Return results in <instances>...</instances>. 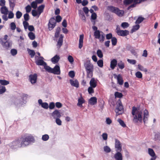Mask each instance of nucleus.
I'll list each match as a JSON object with an SVG mask.
<instances>
[{
	"label": "nucleus",
	"mask_w": 160,
	"mask_h": 160,
	"mask_svg": "<svg viewBox=\"0 0 160 160\" xmlns=\"http://www.w3.org/2000/svg\"><path fill=\"white\" fill-rule=\"evenodd\" d=\"M133 115V121L135 122H138V121L142 122V112L139 108L133 107L132 112Z\"/></svg>",
	"instance_id": "f257e3e1"
},
{
	"label": "nucleus",
	"mask_w": 160,
	"mask_h": 160,
	"mask_svg": "<svg viewBox=\"0 0 160 160\" xmlns=\"http://www.w3.org/2000/svg\"><path fill=\"white\" fill-rule=\"evenodd\" d=\"M34 141V138L33 137L28 136L24 138L21 139V141L18 140L14 142L13 144L14 145L18 147H24L26 145H28L29 143Z\"/></svg>",
	"instance_id": "f03ea898"
},
{
	"label": "nucleus",
	"mask_w": 160,
	"mask_h": 160,
	"mask_svg": "<svg viewBox=\"0 0 160 160\" xmlns=\"http://www.w3.org/2000/svg\"><path fill=\"white\" fill-rule=\"evenodd\" d=\"M92 29L94 31H95L94 32V36L95 38L99 39L100 42H103L105 38L103 33L97 30L98 28L96 26H94L92 27Z\"/></svg>",
	"instance_id": "7ed1b4c3"
},
{
	"label": "nucleus",
	"mask_w": 160,
	"mask_h": 160,
	"mask_svg": "<svg viewBox=\"0 0 160 160\" xmlns=\"http://www.w3.org/2000/svg\"><path fill=\"white\" fill-rule=\"evenodd\" d=\"M84 65L87 73V77L91 78L92 76V72L93 69V65L90 62H87Z\"/></svg>",
	"instance_id": "20e7f679"
},
{
	"label": "nucleus",
	"mask_w": 160,
	"mask_h": 160,
	"mask_svg": "<svg viewBox=\"0 0 160 160\" xmlns=\"http://www.w3.org/2000/svg\"><path fill=\"white\" fill-rule=\"evenodd\" d=\"M115 111L117 115L121 114L123 112V106L120 100L118 101L117 102Z\"/></svg>",
	"instance_id": "39448f33"
},
{
	"label": "nucleus",
	"mask_w": 160,
	"mask_h": 160,
	"mask_svg": "<svg viewBox=\"0 0 160 160\" xmlns=\"http://www.w3.org/2000/svg\"><path fill=\"white\" fill-rule=\"evenodd\" d=\"M108 8L109 10L115 13L119 16H122L124 14V12L123 11L120 10L117 8L112 6L108 7Z\"/></svg>",
	"instance_id": "423d86ee"
},
{
	"label": "nucleus",
	"mask_w": 160,
	"mask_h": 160,
	"mask_svg": "<svg viewBox=\"0 0 160 160\" xmlns=\"http://www.w3.org/2000/svg\"><path fill=\"white\" fill-rule=\"evenodd\" d=\"M56 24V20L53 18H52L49 20L48 24V28L49 30H52L55 26Z\"/></svg>",
	"instance_id": "0eeeda50"
},
{
	"label": "nucleus",
	"mask_w": 160,
	"mask_h": 160,
	"mask_svg": "<svg viewBox=\"0 0 160 160\" xmlns=\"http://www.w3.org/2000/svg\"><path fill=\"white\" fill-rule=\"evenodd\" d=\"M1 43L4 48L8 49L11 47L12 42L11 41L9 40H8L6 41H2Z\"/></svg>",
	"instance_id": "6e6552de"
},
{
	"label": "nucleus",
	"mask_w": 160,
	"mask_h": 160,
	"mask_svg": "<svg viewBox=\"0 0 160 160\" xmlns=\"http://www.w3.org/2000/svg\"><path fill=\"white\" fill-rule=\"evenodd\" d=\"M115 148L116 151H122V145L120 142L117 139H115Z\"/></svg>",
	"instance_id": "1a4fd4ad"
},
{
	"label": "nucleus",
	"mask_w": 160,
	"mask_h": 160,
	"mask_svg": "<svg viewBox=\"0 0 160 160\" xmlns=\"http://www.w3.org/2000/svg\"><path fill=\"white\" fill-rule=\"evenodd\" d=\"M37 74H35L33 75H31L29 76V79L32 84H34L37 82Z\"/></svg>",
	"instance_id": "9d476101"
},
{
	"label": "nucleus",
	"mask_w": 160,
	"mask_h": 160,
	"mask_svg": "<svg viewBox=\"0 0 160 160\" xmlns=\"http://www.w3.org/2000/svg\"><path fill=\"white\" fill-rule=\"evenodd\" d=\"M51 73L55 74H60V71L59 66L58 65H56L55 66L54 68H52Z\"/></svg>",
	"instance_id": "9b49d317"
},
{
	"label": "nucleus",
	"mask_w": 160,
	"mask_h": 160,
	"mask_svg": "<svg viewBox=\"0 0 160 160\" xmlns=\"http://www.w3.org/2000/svg\"><path fill=\"white\" fill-rule=\"evenodd\" d=\"M117 32L118 35L122 36H124L128 34L129 32L127 30H117Z\"/></svg>",
	"instance_id": "f8f14e48"
},
{
	"label": "nucleus",
	"mask_w": 160,
	"mask_h": 160,
	"mask_svg": "<svg viewBox=\"0 0 160 160\" xmlns=\"http://www.w3.org/2000/svg\"><path fill=\"white\" fill-rule=\"evenodd\" d=\"M44 58L42 57H40L36 61V64L38 65L44 66L46 62L43 61Z\"/></svg>",
	"instance_id": "ddd939ff"
},
{
	"label": "nucleus",
	"mask_w": 160,
	"mask_h": 160,
	"mask_svg": "<svg viewBox=\"0 0 160 160\" xmlns=\"http://www.w3.org/2000/svg\"><path fill=\"white\" fill-rule=\"evenodd\" d=\"M52 116L54 119L59 118L61 116L60 112L59 111L57 110H56L54 111L52 113Z\"/></svg>",
	"instance_id": "4468645a"
},
{
	"label": "nucleus",
	"mask_w": 160,
	"mask_h": 160,
	"mask_svg": "<svg viewBox=\"0 0 160 160\" xmlns=\"http://www.w3.org/2000/svg\"><path fill=\"white\" fill-rule=\"evenodd\" d=\"M114 76L115 78H117L118 84L120 85H122L123 83V81L121 75L120 74L115 75Z\"/></svg>",
	"instance_id": "2eb2a0df"
},
{
	"label": "nucleus",
	"mask_w": 160,
	"mask_h": 160,
	"mask_svg": "<svg viewBox=\"0 0 160 160\" xmlns=\"http://www.w3.org/2000/svg\"><path fill=\"white\" fill-rule=\"evenodd\" d=\"M117 152L114 155V158L116 160H122V156L121 151H116Z\"/></svg>",
	"instance_id": "dca6fc26"
},
{
	"label": "nucleus",
	"mask_w": 160,
	"mask_h": 160,
	"mask_svg": "<svg viewBox=\"0 0 160 160\" xmlns=\"http://www.w3.org/2000/svg\"><path fill=\"white\" fill-rule=\"evenodd\" d=\"M89 84L90 86L95 88L97 85V81L94 78H92L90 81Z\"/></svg>",
	"instance_id": "f3484780"
},
{
	"label": "nucleus",
	"mask_w": 160,
	"mask_h": 160,
	"mask_svg": "<svg viewBox=\"0 0 160 160\" xmlns=\"http://www.w3.org/2000/svg\"><path fill=\"white\" fill-rule=\"evenodd\" d=\"M70 82L72 86L75 87L77 88L79 87V82L76 79L74 81L72 79H70Z\"/></svg>",
	"instance_id": "a211bd4d"
},
{
	"label": "nucleus",
	"mask_w": 160,
	"mask_h": 160,
	"mask_svg": "<svg viewBox=\"0 0 160 160\" xmlns=\"http://www.w3.org/2000/svg\"><path fill=\"white\" fill-rule=\"evenodd\" d=\"M89 103L92 105L96 104L97 102V98L96 97L91 98L88 101Z\"/></svg>",
	"instance_id": "6ab92c4d"
},
{
	"label": "nucleus",
	"mask_w": 160,
	"mask_h": 160,
	"mask_svg": "<svg viewBox=\"0 0 160 160\" xmlns=\"http://www.w3.org/2000/svg\"><path fill=\"white\" fill-rule=\"evenodd\" d=\"M0 11L1 13L4 14H8L9 12L8 8L5 6L1 8Z\"/></svg>",
	"instance_id": "aec40b11"
},
{
	"label": "nucleus",
	"mask_w": 160,
	"mask_h": 160,
	"mask_svg": "<svg viewBox=\"0 0 160 160\" xmlns=\"http://www.w3.org/2000/svg\"><path fill=\"white\" fill-rule=\"evenodd\" d=\"M84 35L82 34L80 35L79 42V48L81 49L83 46Z\"/></svg>",
	"instance_id": "412c9836"
},
{
	"label": "nucleus",
	"mask_w": 160,
	"mask_h": 160,
	"mask_svg": "<svg viewBox=\"0 0 160 160\" xmlns=\"http://www.w3.org/2000/svg\"><path fill=\"white\" fill-rule=\"evenodd\" d=\"M117 64V62L116 59H113L110 62V68L112 69H114Z\"/></svg>",
	"instance_id": "4be33fe9"
},
{
	"label": "nucleus",
	"mask_w": 160,
	"mask_h": 160,
	"mask_svg": "<svg viewBox=\"0 0 160 160\" xmlns=\"http://www.w3.org/2000/svg\"><path fill=\"white\" fill-rule=\"evenodd\" d=\"M60 59L59 56L56 55L51 59V61L53 63H56L58 62Z\"/></svg>",
	"instance_id": "5701e85b"
},
{
	"label": "nucleus",
	"mask_w": 160,
	"mask_h": 160,
	"mask_svg": "<svg viewBox=\"0 0 160 160\" xmlns=\"http://www.w3.org/2000/svg\"><path fill=\"white\" fill-rule=\"evenodd\" d=\"M84 100L82 97H81L80 98L78 99L77 106L81 107H82V104L84 103Z\"/></svg>",
	"instance_id": "b1692460"
},
{
	"label": "nucleus",
	"mask_w": 160,
	"mask_h": 160,
	"mask_svg": "<svg viewBox=\"0 0 160 160\" xmlns=\"http://www.w3.org/2000/svg\"><path fill=\"white\" fill-rule=\"evenodd\" d=\"M149 116L148 111L145 109L144 111V117L143 118V122L145 123V121H147L148 119V117Z\"/></svg>",
	"instance_id": "393cba45"
},
{
	"label": "nucleus",
	"mask_w": 160,
	"mask_h": 160,
	"mask_svg": "<svg viewBox=\"0 0 160 160\" xmlns=\"http://www.w3.org/2000/svg\"><path fill=\"white\" fill-rule=\"evenodd\" d=\"M44 7V5H42L38 7V12L39 15H40L41 13L43 12Z\"/></svg>",
	"instance_id": "a878e982"
},
{
	"label": "nucleus",
	"mask_w": 160,
	"mask_h": 160,
	"mask_svg": "<svg viewBox=\"0 0 160 160\" xmlns=\"http://www.w3.org/2000/svg\"><path fill=\"white\" fill-rule=\"evenodd\" d=\"M148 153L149 155L152 157L156 156L153 150L152 149L150 148H148Z\"/></svg>",
	"instance_id": "bb28decb"
},
{
	"label": "nucleus",
	"mask_w": 160,
	"mask_h": 160,
	"mask_svg": "<svg viewBox=\"0 0 160 160\" xmlns=\"http://www.w3.org/2000/svg\"><path fill=\"white\" fill-rule=\"evenodd\" d=\"M118 65L119 68L121 69H123L125 67L124 63L122 61L119 62L118 63Z\"/></svg>",
	"instance_id": "cd10ccee"
},
{
	"label": "nucleus",
	"mask_w": 160,
	"mask_h": 160,
	"mask_svg": "<svg viewBox=\"0 0 160 160\" xmlns=\"http://www.w3.org/2000/svg\"><path fill=\"white\" fill-rule=\"evenodd\" d=\"M44 69L48 72L51 73L52 70V68L49 66L47 65L46 63L43 66Z\"/></svg>",
	"instance_id": "c85d7f7f"
},
{
	"label": "nucleus",
	"mask_w": 160,
	"mask_h": 160,
	"mask_svg": "<svg viewBox=\"0 0 160 160\" xmlns=\"http://www.w3.org/2000/svg\"><path fill=\"white\" fill-rule=\"evenodd\" d=\"M144 18L141 17H139L135 22L136 24H139L141 23L144 20Z\"/></svg>",
	"instance_id": "c756f323"
},
{
	"label": "nucleus",
	"mask_w": 160,
	"mask_h": 160,
	"mask_svg": "<svg viewBox=\"0 0 160 160\" xmlns=\"http://www.w3.org/2000/svg\"><path fill=\"white\" fill-rule=\"evenodd\" d=\"M140 28L139 25L138 24H137L135 26H134L133 27V28L131 30V32H135L138 30Z\"/></svg>",
	"instance_id": "7c9ffc66"
},
{
	"label": "nucleus",
	"mask_w": 160,
	"mask_h": 160,
	"mask_svg": "<svg viewBox=\"0 0 160 160\" xmlns=\"http://www.w3.org/2000/svg\"><path fill=\"white\" fill-rule=\"evenodd\" d=\"M0 83L3 85H6L9 84V82L5 80H0Z\"/></svg>",
	"instance_id": "2f4dec72"
},
{
	"label": "nucleus",
	"mask_w": 160,
	"mask_h": 160,
	"mask_svg": "<svg viewBox=\"0 0 160 160\" xmlns=\"http://www.w3.org/2000/svg\"><path fill=\"white\" fill-rule=\"evenodd\" d=\"M28 36L31 40H33L35 38V34L32 32H30L28 33Z\"/></svg>",
	"instance_id": "473e14b6"
},
{
	"label": "nucleus",
	"mask_w": 160,
	"mask_h": 160,
	"mask_svg": "<svg viewBox=\"0 0 160 160\" xmlns=\"http://www.w3.org/2000/svg\"><path fill=\"white\" fill-rule=\"evenodd\" d=\"M28 50L29 54L31 56V58H33L35 54V52L33 50H31L29 49H28Z\"/></svg>",
	"instance_id": "72a5a7b5"
},
{
	"label": "nucleus",
	"mask_w": 160,
	"mask_h": 160,
	"mask_svg": "<svg viewBox=\"0 0 160 160\" xmlns=\"http://www.w3.org/2000/svg\"><path fill=\"white\" fill-rule=\"evenodd\" d=\"M118 122H119L120 124L124 128L126 127L125 124L124 123L123 121L121 119H118Z\"/></svg>",
	"instance_id": "f704fd0d"
},
{
	"label": "nucleus",
	"mask_w": 160,
	"mask_h": 160,
	"mask_svg": "<svg viewBox=\"0 0 160 160\" xmlns=\"http://www.w3.org/2000/svg\"><path fill=\"white\" fill-rule=\"evenodd\" d=\"M16 15L17 18L20 19L22 15V13L20 11H17L16 13Z\"/></svg>",
	"instance_id": "c9c22d12"
},
{
	"label": "nucleus",
	"mask_w": 160,
	"mask_h": 160,
	"mask_svg": "<svg viewBox=\"0 0 160 160\" xmlns=\"http://www.w3.org/2000/svg\"><path fill=\"white\" fill-rule=\"evenodd\" d=\"M129 26V24L127 22H122L121 25V26L123 28H126L128 27Z\"/></svg>",
	"instance_id": "e433bc0d"
},
{
	"label": "nucleus",
	"mask_w": 160,
	"mask_h": 160,
	"mask_svg": "<svg viewBox=\"0 0 160 160\" xmlns=\"http://www.w3.org/2000/svg\"><path fill=\"white\" fill-rule=\"evenodd\" d=\"M11 29L12 30H14L16 28V25L14 22H12L10 24Z\"/></svg>",
	"instance_id": "4c0bfd02"
},
{
	"label": "nucleus",
	"mask_w": 160,
	"mask_h": 160,
	"mask_svg": "<svg viewBox=\"0 0 160 160\" xmlns=\"http://www.w3.org/2000/svg\"><path fill=\"white\" fill-rule=\"evenodd\" d=\"M111 42L113 46H115L116 45L117 43V39L115 37H112L111 39Z\"/></svg>",
	"instance_id": "58836bf2"
},
{
	"label": "nucleus",
	"mask_w": 160,
	"mask_h": 160,
	"mask_svg": "<svg viewBox=\"0 0 160 160\" xmlns=\"http://www.w3.org/2000/svg\"><path fill=\"white\" fill-rule=\"evenodd\" d=\"M61 30V28L60 27H58L56 30V32L55 34V37L56 38L58 37L59 32Z\"/></svg>",
	"instance_id": "ea45409f"
},
{
	"label": "nucleus",
	"mask_w": 160,
	"mask_h": 160,
	"mask_svg": "<svg viewBox=\"0 0 160 160\" xmlns=\"http://www.w3.org/2000/svg\"><path fill=\"white\" fill-rule=\"evenodd\" d=\"M97 54L98 56L101 58L103 57V54L102 51L100 50H98L97 52Z\"/></svg>",
	"instance_id": "a19ab883"
},
{
	"label": "nucleus",
	"mask_w": 160,
	"mask_h": 160,
	"mask_svg": "<svg viewBox=\"0 0 160 160\" xmlns=\"http://www.w3.org/2000/svg\"><path fill=\"white\" fill-rule=\"evenodd\" d=\"M37 3L36 1H33L31 3V6L32 8L35 9L37 7Z\"/></svg>",
	"instance_id": "79ce46f5"
},
{
	"label": "nucleus",
	"mask_w": 160,
	"mask_h": 160,
	"mask_svg": "<svg viewBox=\"0 0 160 160\" xmlns=\"http://www.w3.org/2000/svg\"><path fill=\"white\" fill-rule=\"evenodd\" d=\"M104 151L107 153L111 151V149L107 146H104L103 148Z\"/></svg>",
	"instance_id": "37998d69"
},
{
	"label": "nucleus",
	"mask_w": 160,
	"mask_h": 160,
	"mask_svg": "<svg viewBox=\"0 0 160 160\" xmlns=\"http://www.w3.org/2000/svg\"><path fill=\"white\" fill-rule=\"evenodd\" d=\"M138 68L141 71H143L144 72H147V69L145 68L142 66L140 65H138Z\"/></svg>",
	"instance_id": "c03bdc74"
},
{
	"label": "nucleus",
	"mask_w": 160,
	"mask_h": 160,
	"mask_svg": "<svg viewBox=\"0 0 160 160\" xmlns=\"http://www.w3.org/2000/svg\"><path fill=\"white\" fill-rule=\"evenodd\" d=\"M0 87L1 88L0 89V94H1L3 93L6 91V89L4 86H1L0 85Z\"/></svg>",
	"instance_id": "a18cd8bd"
},
{
	"label": "nucleus",
	"mask_w": 160,
	"mask_h": 160,
	"mask_svg": "<svg viewBox=\"0 0 160 160\" xmlns=\"http://www.w3.org/2000/svg\"><path fill=\"white\" fill-rule=\"evenodd\" d=\"M136 77L139 78H141L142 77V74L140 72H137L135 73Z\"/></svg>",
	"instance_id": "49530a36"
},
{
	"label": "nucleus",
	"mask_w": 160,
	"mask_h": 160,
	"mask_svg": "<svg viewBox=\"0 0 160 160\" xmlns=\"http://www.w3.org/2000/svg\"><path fill=\"white\" fill-rule=\"evenodd\" d=\"M98 65L100 67H102L103 66V61L102 60H99L97 62Z\"/></svg>",
	"instance_id": "de8ad7c7"
},
{
	"label": "nucleus",
	"mask_w": 160,
	"mask_h": 160,
	"mask_svg": "<svg viewBox=\"0 0 160 160\" xmlns=\"http://www.w3.org/2000/svg\"><path fill=\"white\" fill-rule=\"evenodd\" d=\"M49 138V136L47 134H45L42 136V139L44 141L48 140Z\"/></svg>",
	"instance_id": "09e8293b"
},
{
	"label": "nucleus",
	"mask_w": 160,
	"mask_h": 160,
	"mask_svg": "<svg viewBox=\"0 0 160 160\" xmlns=\"http://www.w3.org/2000/svg\"><path fill=\"white\" fill-rule=\"evenodd\" d=\"M63 41L62 40H59L58 42L57 45V47L58 48H60L61 46L62 45V44Z\"/></svg>",
	"instance_id": "8fccbe9b"
},
{
	"label": "nucleus",
	"mask_w": 160,
	"mask_h": 160,
	"mask_svg": "<svg viewBox=\"0 0 160 160\" xmlns=\"http://www.w3.org/2000/svg\"><path fill=\"white\" fill-rule=\"evenodd\" d=\"M93 87L90 86L88 88V92L89 94H91L93 93L94 92Z\"/></svg>",
	"instance_id": "3c124183"
},
{
	"label": "nucleus",
	"mask_w": 160,
	"mask_h": 160,
	"mask_svg": "<svg viewBox=\"0 0 160 160\" xmlns=\"http://www.w3.org/2000/svg\"><path fill=\"white\" fill-rule=\"evenodd\" d=\"M127 61L129 63L132 64H135L136 63V61L135 60L128 59Z\"/></svg>",
	"instance_id": "603ef678"
},
{
	"label": "nucleus",
	"mask_w": 160,
	"mask_h": 160,
	"mask_svg": "<svg viewBox=\"0 0 160 160\" xmlns=\"http://www.w3.org/2000/svg\"><path fill=\"white\" fill-rule=\"evenodd\" d=\"M41 106L42 108L45 109H47L48 108V105L47 102H43Z\"/></svg>",
	"instance_id": "864d4df0"
},
{
	"label": "nucleus",
	"mask_w": 160,
	"mask_h": 160,
	"mask_svg": "<svg viewBox=\"0 0 160 160\" xmlns=\"http://www.w3.org/2000/svg\"><path fill=\"white\" fill-rule=\"evenodd\" d=\"M102 136L103 140L106 141L108 139V134L106 133H103L102 135Z\"/></svg>",
	"instance_id": "5fc2aeb1"
},
{
	"label": "nucleus",
	"mask_w": 160,
	"mask_h": 160,
	"mask_svg": "<svg viewBox=\"0 0 160 160\" xmlns=\"http://www.w3.org/2000/svg\"><path fill=\"white\" fill-rule=\"evenodd\" d=\"M55 119V122L59 126L61 125H62V122L61 120L59 118H58Z\"/></svg>",
	"instance_id": "6e6d98bb"
},
{
	"label": "nucleus",
	"mask_w": 160,
	"mask_h": 160,
	"mask_svg": "<svg viewBox=\"0 0 160 160\" xmlns=\"http://www.w3.org/2000/svg\"><path fill=\"white\" fill-rule=\"evenodd\" d=\"M14 16V13L12 11H10L8 15V18L10 19L12 18Z\"/></svg>",
	"instance_id": "4d7b16f0"
},
{
	"label": "nucleus",
	"mask_w": 160,
	"mask_h": 160,
	"mask_svg": "<svg viewBox=\"0 0 160 160\" xmlns=\"http://www.w3.org/2000/svg\"><path fill=\"white\" fill-rule=\"evenodd\" d=\"M25 9L26 12L27 13H29L31 11V7L29 5H28L26 7Z\"/></svg>",
	"instance_id": "13d9d810"
},
{
	"label": "nucleus",
	"mask_w": 160,
	"mask_h": 160,
	"mask_svg": "<svg viewBox=\"0 0 160 160\" xmlns=\"http://www.w3.org/2000/svg\"><path fill=\"white\" fill-rule=\"evenodd\" d=\"M115 96L116 97L120 98L122 97V93H120L118 92H115Z\"/></svg>",
	"instance_id": "bf43d9fd"
},
{
	"label": "nucleus",
	"mask_w": 160,
	"mask_h": 160,
	"mask_svg": "<svg viewBox=\"0 0 160 160\" xmlns=\"http://www.w3.org/2000/svg\"><path fill=\"white\" fill-rule=\"evenodd\" d=\"M11 53L12 55L14 56L17 54V51L16 49H13L11 50Z\"/></svg>",
	"instance_id": "052dcab7"
},
{
	"label": "nucleus",
	"mask_w": 160,
	"mask_h": 160,
	"mask_svg": "<svg viewBox=\"0 0 160 160\" xmlns=\"http://www.w3.org/2000/svg\"><path fill=\"white\" fill-rule=\"evenodd\" d=\"M69 76L71 78H73L75 76V73L73 71H70L68 73Z\"/></svg>",
	"instance_id": "680f3d73"
},
{
	"label": "nucleus",
	"mask_w": 160,
	"mask_h": 160,
	"mask_svg": "<svg viewBox=\"0 0 160 160\" xmlns=\"http://www.w3.org/2000/svg\"><path fill=\"white\" fill-rule=\"evenodd\" d=\"M32 14L33 16L34 17L36 16L38 14V11L35 9L32 10Z\"/></svg>",
	"instance_id": "e2e57ef3"
},
{
	"label": "nucleus",
	"mask_w": 160,
	"mask_h": 160,
	"mask_svg": "<svg viewBox=\"0 0 160 160\" xmlns=\"http://www.w3.org/2000/svg\"><path fill=\"white\" fill-rule=\"evenodd\" d=\"M68 59L69 62L71 63H72L73 62V58L71 56L69 55L68 57Z\"/></svg>",
	"instance_id": "0e129e2a"
},
{
	"label": "nucleus",
	"mask_w": 160,
	"mask_h": 160,
	"mask_svg": "<svg viewBox=\"0 0 160 160\" xmlns=\"http://www.w3.org/2000/svg\"><path fill=\"white\" fill-rule=\"evenodd\" d=\"M24 18L25 21H27L29 19V14L26 13L24 14Z\"/></svg>",
	"instance_id": "69168bd1"
},
{
	"label": "nucleus",
	"mask_w": 160,
	"mask_h": 160,
	"mask_svg": "<svg viewBox=\"0 0 160 160\" xmlns=\"http://www.w3.org/2000/svg\"><path fill=\"white\" fill-rule=\"evenodd\" d=\"M50 109H53L55 107V104L53 102H51L49 104V105L48 106Z\"/></svg>",
	"instance_id": "338daca9"
},
{
	"label": "nucleus",
	"mask_w": 160,
	"mask_h": 160,
	"mask_svg": "<svg viewBox=\"0 0 160 160\" xmlns=\"http://www.w3.org/2000/svg\"><path fill=\"white\" fill-rule=\"evenodd\" d=\"M23 24L25 29H26L27 28V27L28 26V23L27 22V21H23Z\"/></svg>",
	"instance_id": "774afa93"
}]
</instances>
